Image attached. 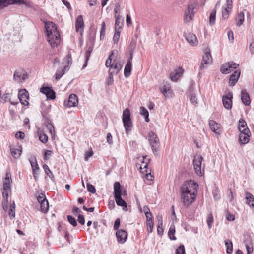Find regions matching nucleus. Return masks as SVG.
Segmentation results:
<instances>
[{
  "instance_id": "6e6552de",
  "label": "nucleus",
  "mask_w": 254,
  "mask_h": 254,
  "mask_svg": "<svg viewBox=\"0 0 254 254\" xmlns=\"http://www.w3.org/2000/svg\"><path fill=\"white\" fill-rule=\"evenodd\" d=\"M203 157L199 155L195 156L193 160L195 172L197 175L199 176H202L203 175V171L201 170V163Z\"/></svg>"
},
{
  "instance_id": "7c9ffc66",
  "label": "nucleus",
  "mask_w": 254,
  "mask_h": 254,
  "mask_svg": "<svg viewBox=\"0 0 254 254\" xmlns=\"http://www.w3.org/2000/svg\"><path fill=\"white\" fill-rule=\"evenodd\" d=\"M43 168L47 175L48 176V177L51 179V180L52 181L54 182L55 181L54 176L52 172H51V171L50 170L48 166L45 164L43 165Z\"/></svg>"
},
{
  "instance_id": "1a4fd4ad",
  "label": "nucleus",
  "mask_w": 254,
  "mask_h": 254,
  "mask_svg": "<svg viewBox=\"0 0 254 254\" xmlns=\"http://www.w3.org/2000/svg\"><path fill=\"white\" fill-rule=\"evenodd\" d=\"M239 67L238 64L229 62L223 64L221 67V72L223 74H228Z\"/></svg>"
},
{
  "instance_id": "aec40b11",
  "label": "nucleus",
  "mask_w": 254,
  "mask_h": 254,
  "mask_svg": "<svg viewBox=\"0 0 254 254\" xmlns=\"http://www.w3.org/2000/svg\"><path fill=\"white\" fill-rule=\"evenodd\" d=\"M240 71L239 70H236L231 75L230 79H229V85L231 86H234L235 85L236 83L237 82L238 79L240 77Z\"/></svg>"
},
{
  "instance_id": "4be33fe9",
  "label": "nucleus",
  "mask_w": 254,
  "mask_h": 254,
  "mask_svg": "<svg viewBox=\"0 0 254 254\" xmlns=\"http://www.w3.org/2000/svg\"><path fill=\"white\" fill-rule=\"evenodd\" d=\"M183 70L182 68H179L170 74V78L172 81H177L182 75Z\"/></svg>"
},
{
  "instance_id": "39448f33",
  "label": "nucleus",
  "mask_w": 254,
  "mask_h": 254,
  "mask_svg": "<svg viewBox=\"0 0 254 254\" xmlns=\"http://www.w3.org/2000/svg\"><path fill=\"white\" fill-rule=\"evenodd\" d=\"M148 138L152 151L155 154L159 147V139L157 135L152 131L149 132Z\"/></svg>"
},
{
  "instance_id": "2eb2a0df",
  "label": "nucleus",
  "mask_w": 254,
  "mask_h": 254,
  "mask_svg": "<svg viewBox=\"0 0 254 254\" xmlns=\"http://www.w3.org/2000/svg\"><path fill=\"white\" fill-rule=\"evenodd\" d=\"M116 237L118 242L120 244L124 243L127 237V232L124 230L121 229L116 232Z\"/></svg>"
},
{
  "instance_id": "c03bdc74",
  "label": "nucleus",
  "mask_w": 254,
  "mask_h": 254,
  "mask_svg": "<svg viewBox=\"0 0 254 254\" xmlns=\"http://www.w3.org/2000/svg\"><path fill=\"white\" fill-rule=\"evenodd\" d=\"M136 47V43L134 42H131L130 44V46L129 47V55H130V60L132 59L133 58V53L134 52V50Z\"/></svg>"
},
{
  "instance_id": "9b49d317",
  "label": "nucleus",
  "mask_w": 254,
  "mask_h": 254,
  "mask_svg": "<svg viewBox=\"0 0 254 254\" xmlns=\"http://www.w3.org/2000/svg\"><path fill=\"white\" fill-rule=\"evenodd\" d=\"M212 62V58L210 52H206L203 56L200 67V69L203 70L205 68L208 64H210Z\"/></svg>"
},
{
  "instance_id": "13d9d810",
  "label": "nucleus",
  "mask_w": 254,
  "mask_h": 254,
  "mask_svg": "<svg viewBox=\"0 0 254 254\" xmlns=\"http://www.w3.org/2000/svg\"><path fill=\"white\" fill-rule=\"evenodd\" d=\"M46 199H47L45 197V193L43 192H41L37 196V200L38 201L39 203H41Z\"/></svg>"
},
{
  "instance_id": "338daca9",
  "label": "nucleus",
  "mask_w": 254,
  "mask_h": 254,
  "mask_svg": "<svg viewBox=\"0 0 254 254\" xmlns=\"http://www.w3.org/2000/svg\"><path fill=\"white\" fill-rule=\"evenodd\" d=\"M25 137V134L22 131H18L15 134V137L17 139H23Z\"/></svg>"
},
{
  "instance_id": "cd10ccee",
  "label": "nucleus",
  "mask_w": 254,
  "mask_h": 254,
  "mask_svg": "<svg viewBox=\"0 0 254 254\" xmlns=\"http://www.w3.org/2000/svg\"><path fill=\"white\" fill-rule=\"evenodd\" d=\"M11 175L10 172H7L6 174L5 181L3 182V188H11V184L12 183Z\"/></svg>"
},
{
  "instance_id": "a19ab883",
  "label": "nucleus",
  "mask_w": 254,
  "mask_h": 254,
  "mask_svg": "<svg viewBox=\"0 0 254 254\" xmlns=\"http://www.w3.org/2000/svg\"><path fill=\"white\" fill-rule=\"evenodd\" d=\"M244 13L243 12L239 13L238 15L237 19V25L240 26L244 22Z\"/></svg>"
},
{
  "instance_id": "f704fd0d",
  "label": "nucleus",
  "mask_w": 254,
  "mask_h": 254,
  "mask_svg": "<svg viewBox=\"0 0 254 254\" xmlns=\"http://www.w3.org/2000/svg\"><path fill=\"white\" fill-rule=\"evenodd\" d=\"M175 233V227L174 224L171 225L168 235V236L171 240H176V237L174 236V234Z\"/></svg>"
},
{
  "instance_id": "20e7f679",
  "label": "nucleus",
  "mask_w": 254,
  "mask_h": 254,
  "mask_svg": "<svg viewBox=\"0 0 254 254\" xmlns=\"http://www.w3.org/2000/svg\"><path fill=\"white\" fill-rule=\"evenodd\" d=\"M196 4L194 3H191L188 6L187 10L185 13L184 22L185 23H190L193 19L195 11Z\"/></svg>"
},
{
  "instance_id": "e2e57ef3",
  "label": "nucleus",
  "mask_w": 254,
  "mask_h": 254,
  "mask_svg": "<svg viewBox=\"0 0 254 254\" xmlns=\"http://www.w3.org/2000/svg\"><path fill=\"white\" fill-rule=\"evenodd\" d=\"M105 30H106V25L105 22H103L102 24V28L100 31V38L102 39L105 35Z\"/></svg>"
},
{
  "instance_id": "72a5a7b5",
  "label": "nucleus",
  "mask_w": 254,
  "mask_h": 254,
  "mask_svg": "<svg viewBox=\"0 0 254 254\" xmlns=\"http://www.w3.org/2000/svg\"><path fill=\"white\" fill-rule=\"evenodd\" d=\"M140 113L141 116L144 117L145 121L146 122H149L150 121L149 118V112L145 108L141 107L140 108Z\"/></svg>"
},
{
  "instance_id": "c756f323",
  "label": "nucleus",
  "mask_w": 254,
  "mask_h": 254,
  "mask_svg": "<svg viewBox=\"0 0 254 254\" xmlns=\"http://www.w3.org/2000/svg\"><path fill=\"white\" fill-rule=\"evenodd\" d=\"M115 199L117 205L123 207V209L124 211L127 210V204L122 197L115 198Z\"/></svg>"
},
{
  "instance_id": "f3484780",
  "label": "nucleus",
  "mask_w": 254,
  "mask_h": 254,
  "mask_svg": "<svg viewBox=\"0 0 254 254\" xmlns=\"http://www.w3.org/2000/svg\"><path fill=\"white\" fill-rule=\"evenodd\" d=\"M114 193L115 198L122 197V195H126L125 191L122 193L121 189V185L119 182H116L114 185Z\"/></svg>"
},
{
  "instance_id": "2f4dec72",
  "label": "nucleus",
  "mask_w": 254,
  "mask_h": 254,
  "mask_svg": "<svg viewBox=\"0 0 254 254\" xmlns=\"http://www.w3.org/2000/svg\"><path fill=\"white\" fill-rule=\"evenodd\" d=\"M146 225L148 232L149 233H151L154 226V222L152 217L146 218Z\"/></svg>"
},
{
  "instance_id": "6ab92c4d",
  "label": "nucleus",
  "mask_w": 254,
  "mask_h": 254,
  "mask_svg": "<svg viewBox=\"0 0 254 254\" xmlns=\"http://www.w3.org/2000/svg\"><path fill=\"white\" fill-rule=\"evenodd\" d=\"M241 99L242 103L245 106L249 105L251 103V100L249 95L247 93L246 90L245 89H242L241 90Z\"/></svg>"
},
{
  "instance_id": "423d86ee",
  "label": "nucleus",
  "mask_w": 254,
  "mask_h": 254,
  "mask_svg": "<svg viewBox=\"0 0 254 254\" xmlns=\"http://www.w3.org/2000/svg\"><path fill=\"white\" fill-rule=\"evenodd\" d=\"M28 78L27 72L23 69L16 70L13 75V80L18 83L24 82Z\"/></svg>"
},
{
  "instance_id": "473e14b6",
  "label": "nucleus",
  "mask_w": 254,
  "mask_h": 254,
  "mask_svg": "<svg viewBox=\"0 0 254 254\" xmlns=\"http://www.w3.org/2000/svg\"><path fill=\"white\" fill-rule=\"evenodd\" d=\"M162 93L166 97L172 96V91L169 85H164L162 89Z\"/></svg>"
},
{
  "instance_id": "4c0bfd02",
  "label": "nucleus",
  "mask_w": 254,
  "mask_h": 254,
  "mask_svg": "<svg viewBox=\"0 0 254 254\" xmlns=\"http://www.w3.org/2000/svg\"><path fill=\"white\" fill-rule=\"evenodd\" d=\"M11 153L14 158L18 159L21 156L22 150L13 148L11 149Z\"/></svg>"
},
{
  "instance_id": "4468645a",
  "label": "nucleus",
  "mask_w": 254,
  "mask_h": 254,
  "mask_svg": "<svg viewBox=\"0 0 254 254\" xmlns=\"http://www.w3.org/2000/svg\"><path fill=\"white\" fill-rule=\"evenodd\" d=\"M122 68V65L120 64V62L114 60L112 63V66L109 68V73L114 75L117 74Z\"/></svg>"
},
{
  "instance_id": "e433bc0d",
  "label": "nucleus",
  "mask_w": 254,
  "mask_h": 254,
  "mask_svg": "<svg viewBox=\"0 0 254 254\" xmlns=\"http://www.w3.org/2000/svg\"><path fill=\"white\" fill-rule=\"evenodd\" d=\"M216 10L215 9L212 10L209 16V24L211 26H213L215 24L216 19Z\"/></svg>"
},
{
  "instance_id": "680f3d73",
  "label": "nucleus",
  "mask_w": 254,
  "mask_h": 254,
  "mask_svg": "<svg viewBox=\"0 0 254 254\" xmlns=\"http://www.w3.org/2000/svg\"><path fill=\"white\" fill-rule=\"evenodd\" d=\"M8 0H0V9L8 6Z\"/></svg>"
},
{
  "instance_id": "0eeeda50",
  "label": "nucleus",
  "mask_w": 254,
  "mask_h": 254,
  "mask_svg": "<svg viewBox=\"0 0 254 254\" xmlns=\"http://www.w3.org/2000/svg\"><path fill=\"white\" fill-rule=\"evenodd\" d=\"M64 61L67 63V65L65 66L64 68L58 69L55 74V79L57 80H59L65 73V70L66 68L72 64V58L70 54H68L64 58Z\"/></svg>"
},
{
  "instance_id": "a211bd4d",
  "label": "nucleus",
  "mask_w": 254,
  "mask_h": 254,
  "mask_svg": "<svg viewBox=\"0 0 254 254\" xmlns=\"http://www.w3.org/2000/svg\"><path fill=\"white\" fill-rule=\"evenodd\" d=\"M84 22L83 20V17L82 15H79L77 16L76 20L75 28L77 32H79L81 34L84 30Z\"/></svg>"
},
{
  "instance_id": "864d4df0",
  "label": "nucleus",
  "mask_w": 254,
  "mask_h": 254,
  "mask_svg": "<svg viewBox=\"0 0 254 254\" xmlns=\"http://www.w3.org/2000/svg\"><path fill=\"white\" fill-rule=\"evenodd\" d=\"M190 102L195 105L197 106V98L196 97V96L194 93H191L190 95Z\"/></svg>"
},
{
  "instance_id": "7ed1b4c3",
  "label": "nucleus",
  "mask_w": 254,
  "mask_h": 254,
  "mask_svg": "<svg viewBox=\"0 0 254 254\" xmlns=\"http://www.w3.org/2000/svg\"><path fill=\"white\" fill-rule=\"evenodd\" d=\"M122 120L126 132L127 134H128L131 130L133 123L130 119V111L128 108H126L123 111Z\"/></svg>"
},
{
  "instance_id": "c85d7f7f",
  "label": "nucleus",
  "mask_w": 254,
  "mask_h": 254,
  "mask_svg": "<svg viewBox=\"0 0 254 254\" xmlns=\"http://www.w3.org/2000/svg\"><path fill=\"white\" fill-rule=\"evenodd\" d=\"M251 134H244L240 133L239 134V141L241 144H246L250 140V136Z\"/></svg>"
},
{
  "instance_id": "c9c22d12",
  "label": "nucleus",
  "mask_w": 254,
  "mask_h": 254,
  "mask_svg": "<svg viewBox=\"0 0 254 254\" xmlns=\"http://www.w3.org/2000/svg\"><path fill=\"white\" fill-rule=\"evenodd\" d=\"M45 124L52 136L53 137V136L55 135V128L51 121L48 120L46 122Z\"/></svg>"
},
{
  "instance_id": "f8f14e48",
  "label": "nucleus",
  "mask_w": 254,
  "mask_h": 254,
  "mask_svg": "<svg viewBox=\"0 0 254 254\" xmlns=\"http://www.w3.org/2000/svg\"><path fill=\"white\" fill-rule=\"evenodd\" d=\"M18 98L22 105L26 106L29 104V102L28 101L29 98V93L25 89L19 90L18 93Z\"/></svg>"
},
{
  "instance_id": "4d7b16f0",
  "label": "nucleus",
  "mask_w": 254,
  "mask_h": 254,
  "mask_svg": "<svg viewBox=\"0 0 254 254\" xmlns=\"http://www.w3.org/2000/svg\"><path fill=\"white\" fill-rule=\"evenodd\" d=\"M9 217L11 219H13L15 218V208H13V207L10 206V209H9Z\"/></svg>"
},
{
  "instance_id": "58836bf2",
  "label": "nucleus",
  "mask_w": 254,
  "mask_h": 254,
  "mask_svg": "<svg viewBox=\"0 0 254 254\" xmlns=\"http://www.w3.org/2000/svg\"><path fill=\"white\" fill-rule=\"evenodd\" d=\"M40 203L41 211L43 213H46L49 209V203L48 200L46 199Z\"/></svg>"
},
{
  "instance_id": "a878e982",
  "label": "nucleus",
  "mask_w": 254,
  "mask_h": 254,
  "mask_svg": "<svg viewBox=\"0 0 254 254\" xmlns=\"http://www.w3.org/2000/svg\"><path fill=\"white\" fill-rule=\"evenodd\" d=\"M8 5L17 4L19 5L23 4L27 6H30V2L27 0H8Z\"/></svg>"
},
{
  "instance_id": "49530a36",
  "label": "nucleus",
  "mask_w": 254,
  "mask_h": 254,
  "mask_svg": "<svg viewBox=\"0 0 254 254\" xmlns=\"http://www.w3.org/2000/svg\"><path fill=\"white\" fill-rule=\"evenodd\" d=\"M67 219L68 222L73 226L75 227L77 226V223L76 222V219L74 217L71 215H68L67 216Z\"/></svg>"
},
{
  "instance_id": "f257e3e1",
  "label": "nucleus",
  "mask_w": 254,
  "mask_h": 254,
  "mask_svg": "<svg viewBox=\"0 0 254 254\" xmlns=\"http://www.w3.org/2000/svg\"><path fill=\"white\" fill-rule=\"evenodd\" d=\"M198 187V184L191 180L185 181L181 187V201L185 207H189L194 201Z\"/></svg>"
},
{
  "instance_id": "3c124183",
  "label": "nucleus",
  "mask_w": 254,
  "mask_h": 254,
  "mask_svg": "<svg viewBox=\"0 0 254 254\" xmlns=\"http://www.w3.org/2000/svg\"><path fill=\"white\" fill-rule=\"evenodd\" d=\"M120 24L122 25V23H121V22H120V16L116 15L115 23V31H116L117 30L118 26H119V28H120L121 27V26L120 25Z\"/></svg>"
},
{
  "instance_id": "de8ad7c7",
  "label": "nucleus",
  "mask_w": 254,
  "mask_h": 254,
  "mask_svg": "<svg viewBox=\"0 0 254 254\" xmlns=\"http://www.w3.org/2000/svg\"><path fill=\"white\" fill-rule=\"evenodd\" d=\"M207 223L209 229L211 228L212 224L213 223V217L212 214L208 215L207 219Z\"/></svg>"
},
{
  "instance_id": "b1692460",
  "label": "nucleus",
  "mask_w": 254,
  "mask_h": 254,
  "mask_svg": "<svg viewBox=\"0 0 254 254\" xmlns=\"http://www.w3.org/2000/svg\"><path fill=\"white\" fill-rule=\"evenodd\" d=\"M131 60H130V58H129V59L127 62L124 68V76L126 78L128 77L131 74L132 65Z\"/></svg>"
},
{
  "instance_id": "052dcab7",
  "label": "nucleus",
  "mask_w": 254,
  "mask_h": 254,
  "mask_svg": "<svg viewBox=\"0 0 254 254\" xmlns=\"http://www.w3.org/2000/svg\"><path fill=\"white\" fill-rule=\"evenodd\" d=\"M52 90V89L48 87H43L40 89V92L45 94L46 95H47V94Z\"/></svg>"
},
{
  "instance_id": "ddd939ff",
  "label": "nucleus",
  "mask_w": 254,
  "mask_h": 254,
  "mask_svg": "<svg viewBox=\"0 0 254 254\" xmlns=\"http://www.w3.org/2000/svg\"><path fill=\"white\" fill-rule=\"evenodd\" d=\"M233 95L232 93L229 92L227 95L223 96L222 98V102L225 108L227 110H230L232 107Z\"/></svg>"
},
{
  "instance_id": "ea45409f",
  "label": "nucleus",
  "mask_w": 254,
  "mask_h": 254,
  "mask_svg": "<svg viewBox=\"0 0 254 254\" xmlns=\"http://www.w3.org/2000/svg\"><path fill=\"white\" fill-rule=\"evenodd\" d=\"M225 245L227 248V253L228 254H231L233 251V244L232 242L229 240L225 241Z\"/></svg>"
},
{
  "instance_id": "0e129e2a",
  "label": "nucleus",
  "mask_w": 254,
  "mask_h": 254,
  "mask_svg": "<svg viewBox=\"0 0 254 254\" xmlns=\"http://www.w3.org/2000/svg\"><path fill=\"white\" fill-rule=\"evenodd\" d=\"M2 205L3 210L5 211H7L9 206L8 199H3L2 202Z\"/></svg>"
},
{
  "instance_id": "09e8293b",
  "label": "nucleus",
  "mask_w": 254,
  "mask_h": 254,
  "mask_svg": "<svg viewBox=\"0 0 254 254\" xmlns=\"http://www.w3.org/2000/svg\"><path fill=\"white\" fill-rule=\"evenodd\" d=\"M239 130H241V129H242V128H245V127H248L247 126L246 122L244 119L241 118L239 120Z\"/></svg>"
},
{
  "instance_id": "bb28decb",
  "label": "nucleus",
  "mask_w": 254,
  "mask_h": 254,
  "mask_svg": "<svg viewBox=\"0 0 254 254\" xmlns=\"http://www.w3.org/2000/svg\"><path fill=\"white\" fill-rule=\"evenodd\" d=\"M244 243L247 250V254H250L253 251L251 237L250 236H247L244 240Z\"/></svg>"
},
{
  "instance_id": "f03ea898",
  "label": "nucleus",
  "mask_w": 254,
  "mask_h": 254,
  "mask_svg": "<svg viewBox=\"0 0 254 254\" xmlns=\"http://www.w3.org/2000/svg\"><path fill=\"white\" fill-rule=\"evenodd\" d=\"M47 40L52 48L57 47L60 43L61 38L59 32L57 30L56 24L51 21L45 23Z\"/></svg>"
},
{
  "instance_id": "79ce46f5",
  "label": "nucleus",
  "mask_w": 254,
  "mask_h": 254,
  "mask_svg": "<svg viewBox=\"0 0 254 254\" xmlns=\"http://www.w3.org/2000/svg\"><path fill=\"white\" fill-rule=\"evenodd\" d=\"M39 138L40 141L43 143H46L48 140V136L42 131L39 133Z\"/></svg>"
},
{
  "instance_id": "a18cd8bd",
  "label": "nucleus",
  "mask_w": 254,
  "mask_h": 254,
  "mask_svg": "<svg viewBox=\"0 0 254 254\" xmlns=\"http://www.w3.org/2000/svg\"><path fill=\"white\" fill-rule=\"evenodd\" d=\"M114 51H113L111 54H110L108 58L107 59L106 61V63H105V65L107 67H109V68H110L111 66H112V55L114 54Z\"/></svg>"
},
{
  "instance_id": "412c9836",
  "label": "nucleus",
  "mask_w": 254,
  "mask_h": 254,
  "mask_svg": "<svg viewBox=\"0 0 254 254\" xmlns=\"http://www.w3.org/2000/svg\"><path fill=\"white\" fill-rule=\"evenodd\" d=\"M209 125L211 130L216 134H220L219 127L220 125L214 120H210Z\"/></svg>"
},
{
  "instance_id": "37998d69",
  "label": "nucleus",
  "mask_w": 254,
  "mask_h": 254,
  "mask_svg": "<svg viewBox=\"0 0 254 254\" xmlns=\"http://www.w3.org/2000/svg\"><path fill=\"white\" fill-rule=\"evenodd\" d=\"M10 193L11 188H3V191L2 192L3 199H8L9 195Z\"/></svg>"
},
{
  "instance_id": "5701e85b",
  "label": "nucleus",
  "mask_w": 254,
  "mask_h": 254,
  "mask_svg": "<svg viewBox=\"0 0 254 254\" xmlns=\"http://www.w3.org/2000/svg\"><path fill=\"white\" fill-rule=\"evenodd\" d=\"M187 41L191 45L195 46L197 44L198 41L197 37L193 33H189L186 37Z\"/></svg>"
},
{
  "instance_id": "393cba45",
  "label": "nucleus",
  "mask_w": 254,
  "mask_h": 254,
  "mask_svg": "<svg viewBox=\"0 0 254 254\" xmlns=\"http://www.w3.org/2000/svg\"><path fill=\"white\" fill-rule=\"evenodd\" d=\"M246 203L250 207H254V196L250 192L246 193Z\"/></svg>"
},
{
  "instance_id": "603ef678",
  "label": "nucleus",
  "mask_w": 254,
  "mask_h": 254,
  "mask_svg": "<svg viewBox=\"0 0 254 254\" xmlns=\"http://www.w3.org/2000/svg\"><path fill=\"white\" fill-rule=\"evenodd\" d=\"M120 32L118 31L117 30L115 31V32L114 33V36H113V42L114 44H117L118 42L119 39L120 38Z\"/></svg>"
},
{
  "instance_id": "dca6fc26",
  "label": "nucleus",
  "mask_w": 254,
  "mask_h": 254,
  "mask_svg": "<svg viewBox=\"0 0 254 254\" xmlns=\"http://www.w3.org/2000/svg\"><path fill=\"white\" fill-rule=\"evenodd\" d=\"M77 96L74 94H71L68 98V100L64 102L65 106L68 107H75L77 105Z\"/></svg>"
},
{
  "instance_id": "5fc2aeb1",
  "label": "nucleus",
  "mask_w": 254,
  "mask_h": 254,
  "mask_svg": "<svg viewBox=\"0 0 254 254\" xmlns=\"http://www.w3.org/2000/svg\"><path fill=\"white\" fill-rule=\"evenodd\" d=\"M143 211L145 213L146 218H149L152 217V214L150 211L149 208L145 206L143 207Z\"/></svg>"
},
{
  "instance_id": "774afa93",
  "label": "nucleus",
  "mask_w": 254,
  "mask_h": 254,
  "mask_svg": "<svg viewBox=\"0 0 254 254\" xmlns=\"http://www.w3.org/2000/svg\"><path fill=\"white\" fill-rule=\"evenodd\" d=\"M164 230L163 229V225H157V233L159 236H162L163 234Z\"/></svg>"
},
{
  "instance_id": "8fccbe9b",
  "label": "nucleus",
  "mask_w": 254,
  "mask_h": 254,
  "mask_svg": "<svg viewBox=\"0 0 254 254\" xmlns=\"http://www.w3.org/2000/svg\"><path fill=\"white\" fill-rule=\"evenodd\" d=\"M176 254H185V249L184 245H180L176 250Z\"/></svg>"
},
{
  "instance_id": "9d476101",
  "label": "nucleus",
  "mask_w": 254,
  "mask_h": 254,
  "mask_svg": "<svg viewBox=\"0 0 254 254\" xmlns=\"http://www.w3.org/2000/svg\"><path fill=\"white\" fill-rule=\"evenodd\" d=\"M232 9V1L231 0H227L226 3L222 7V18L224 19H227L229 16V14L231 13Z\"/></svg>"
},
{
  "instance_id": "bf43d9fd",
  "label": "nucleus",
  "mask_w": 254,
  "mask_h": 254,
  "mask_svg": "<svg viewBox=\"0 0 254 254\" xmlns=\"http://www.w3.org/2000/svg\"><path fill=\"white\" fill-rule=\"evenodd\" d=\"M53 152L51 150H45L44 153V159L45 160H48L49 159V157L51 156Z\"/></svg>"
},
{
  "instance_id": "6e6d98bb",
  "label": "nucleus",
  "mask_w": 254,
  "mask_h": 254,
  "mask_svg": "<svg viewBox=\"0 0 254 254\" xmlns=\"http://www.w3.org/2000/svg\"><path fill=\"white\" fill-rule=\"evenodd\" d=\"M87 189L89 192L93 194L95 193L96 192V189L95 187L92 184L88 183L87 185Z\"/></svg>"
},
{
  "instance_id": "69168bd1",
  "label": "nucleus",
  "mask_w": 254,
  "mask_h": 254,
  "mask_svg": "<svg viewBox=\"0 0 254 254\" xmlns=\"http://www.w3.org/2000/svg\"><path fill=\"white\" fill-rule=\"evenodd\" d=\"M47 99H54L55 98V92L52 90L51 92H49L48 94L46 95Z\"/></svg>"
}]
</instances>
